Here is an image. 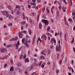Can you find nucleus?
<instances>
[{
	"instance_id": "6",
	"label": "nucleus",
	"mask_w": 75,
	"mask_h": 75,
	"mask_svg": "<svg viewBox=\"0 0 75 75\" xmlns=\"http://www.w3.org/2000/svg\"><path fill=\"white\" fill-rule=\"evenodd\" d=\"M7 50V49L6 48L4 49H0V51L1 52H4L5 51H6Z\"/></svg>"
},
{
	"instance_id": "20",
	"label": "nucleus",
	"mask_w": 75,
	"mask_h": 75,
	"mask_svg": "<svg viewBox=\"0 0 75 75\" xmlns=\"http://www.w3.org/2000/svg\"><path fill=\"white\" fill-rule=\"evenodd\" d=\"M62 9H63V12H65V10L66 9V7H63L62 8Z\"/></svg>"
},
{
	"instance_id": "64",
	"label": "nucleus",
	"mask_w": 75,
	"mask_h": 75,
	"mask_svg": "<svg viewBox=\"0 0 75 75\" xmlns=\"http://www.w3.org/2000/svg\"><path fill=\"white\" fill-rule=\"evenodd\" d=\"M26 38H27V40H28V38L29 37V36H28V35H27L26 36Z\"/></svg>"
},
{
	"instance_id": "3",
	"label": "nucleus",
	"mask_w": 75,
	"mask_h": 75,
	"mask_svg": "<svg viewBox=\"0 0 75 75\" xmlns=\"http://www.w3.org/2000/svg\"><path fill=\"white\" fill-rule=\"evenodd\" d=\"M1 12L2 13V14L4 15L6 17H8L9 16V14L8 13V12L7 11H1Z\"/></svg>"
},
{
	"instance_id": "21",
	"label": "nucleus",
	"mask_w": 75,
	"mask_h": 75,
	"mask_svg": "<svg viewBox=\"0 0 75 75\" xmlns=\"http://www.w3.org/2000/svg\"><path fill=\"white\" fill-rule=\"evenodd\" d=\"M28 32L29 33V34L30 35H31L32 33V31H31V30H30V29H29Z\"/></svg>"
},
{
	"instance_id": "13",
	"label": "nucleus",
	"mask_w": 75,
	"mask_h": 75,
	"mask_svg": "<svg viewBox=\"0 0 75 75\" xmlns=\"http://www.w3.org/2000/svg\"><path fill=\"white\" fill-rule=\"evenodd\" d=\"M46 34L48 36H49L50 37L52 36V35H51V34L49 33H47Z\"/></svg>"
},
{
	"instance_id": "24",
	"label": "nucleus",
	"mask_w": 75,
	"mask_h": 75,
	"mask_svg": "<svg viewBox=\"0 0 75 75\" xmlns=\"http://www.w3.org/2000/svg\"><path fill=\"white\" fill-rule=\"evenodd\" d=\"M30 5H34V6H35L36 5V4L35 3H31L30 4Z\"/></svg>"
},
{
	"instance_id": "55",
	"label": "nucleus",
	"mask_w": 75,
	"mask_h": 75,
	"mask_svg": "<svg viewBox=\"0 0 75 75\" xmlns=\"http://www.w3.org/2000/svg\"><path fill=\"white\" fill-rule=\"evenodd\" d=\"M73 51L75 52V48L73 47Z\"/></svg>"
},
{
	"instance_id": "4",
	"label": "nucleus",
	"mask_w": 75,
	"mask_h": 75,
	"mask_svg": "<svg viewBox=\"0 0 75 75\" xmlns=\"http://www.w3.org/2000/svg\"><path fill=\"white\" fill-rule=\"evenodd\" d=\"M60 41H59V47H56V51H59L61 47L60 46Z\"/></svg>"
},
{
	"instance_id": "16",
	"label": "nucleus",
	"mask_w": 75,
	"mask_h": 75,
	"mask_svg": "<svg viewBox=\"0 0 75 75\" xmlns=\"http://www.w3.org/2000/svg\"><path fill=\"white\" fill-rule=\"evenodd\" d=\"M38 40H39V41H40V42H42V40L40 39V38H38V40L37 41V45H38Z\"/></svg>"
},
{
	"instance_id": "38",
	"label": "nucleus",
	"mask_w": 75,
	"mask_h": 75,
	"mask_svg": "<svg viewBox=\"0 0 75 75\" xmlns=\"http://www.w3.org/2000/svg\"><path fill=\"white\" fill-rule=\"evenodd\" d=\"M73 13H72V15L73 16H75V12H74L73 11Z\"/></svg>"
},
{
	"instance_id": "23",
	"label": "nucleus",
	"mask_w": 75,
	"mask_h": 75,
	"mask_svg": "<svg viewBox=\"0 0 75 75\" xmlns=\"http://www.w3.org/2000/svg\"><path fill=\"white\" fill-rule=\"evenodd\" d=\"M64 21L65 22V24H66V25H67V26H68L69 24H68L66 20H64Z\"/></svg>"
},
{
	"instance_id": "26",
	"label": "nucleus",
	"mask_w": 75,
	"mask_h": 75,
	"mask_svg": "<svg viewBox=\"0 0 75 75\" xmlns=\"http://www.w3.org/2000/svg\"><path fill=\"white\" fill-rule=\"evenodd\" d=\"M45 65V63H43L41 65V67L42 68H44V67Z\"/></svg>"
},
{
	"instance_id": "17",
	"label": "nucleus",
	"mask_w": 75,
	"mask_h": 75,
	"mask_svg": "<svg viewBox=\"0 0 75 75\" xmlns=\"http://www.w3.org/2000/svg\"><path fill=\"white\" fill-rule=\"evenodd\" d=\"M50 27L49 26H48V27L47 28V32H50Z\"/></svg>"
},
{
	"instance_id": "63",
	"label": "nucleus",
	"mask_w": 75,
	"mask_h": 75,
	"mask_svg": "<svg viewBox=\"0 0 75 75\" xmlns=\"http://www.w3.org/2000/svg\"><path fill=\"white\" fill-rule=\"evenodd\" d=\"M30 23H32V20L31 19H30Z\"/></svg>"
},
{
	"instance_id": "56",
	"label": "nucleus",
	"mask_w": 75,
	"mask_h": 75,
	"mask_svg": "<svg viewBox=\"0 0 75 75\" xmlns=\"http://www.w3.org/2000/svg\"><path fill=\"white\" fill-rule=\"evenodd\" d=\"M62 59H63L64 58V55L63 54H62Z\"/></svg>"
},
{
	"instance_id": "31",
	"label": "nucleus",
	"mask_w": 75,
	"mask_h": 75,
	"mask_svg": "<svg viewBox=\"0 0 75 75\" xmlns=\"http://www.w3.org/2000/svg\"><path fill=\"white\" fill-rule=\"evenodd\" d=\"M40 14H38V17H37V22H38V21L39 17L40 16Z\"/></svg>"
},
{
	"instance_id": "9",
	"label": "nucleus",
	"mask_w": 75,
	"mask_h": 75,
	"mask_svg": "<svg viewBox=\"0 0 75 75\" xmlns=\"http://www.w3.org/2000/svg\"><path fill=\"white\" fill-rule=\"evenodd\" d=\"M6 8H8L9 9H11V7L9 5H7L6 6Z\"/></svg>"
},
{
	"instance_id": "51",
	"label": "nucleus",
	"mask_w": 75,
	"mask_h": 75,
	"mask_svg": "<svg viewBox=\"0 0 75 75\" xmlns=\"http://www.w3.org/2000/svg\"><path fill=\"white\" fill-rule=\"evenodd\" d=\"M11 47V45H7L6 47H7V48H8V47Z\"/></svg>"
},
{
	"instance_id": "62",
	"label": "nucleus",
	"mask_w": 75,
	"mask_h": 75,
	"mask_svg": "<svg viewBox=\"0 0 75 75\" xmlns=\"http://www.w3.org/2000/svg\"><path fill=\"white\" fill-rule=\"evenodd\" d=\"M23 32L24 33H27V31H23Z\"/></svg>"
},
{
	"instance_id": "22",
	"label": "nucleus",
	"mask_w": 75,
	"mask_h": 75,
	"mask_svg": "<svg viewBox=\"0 0 75 75\" xmlns=\"http://www.w3.org/2000/svg\"><path fill=\"white\" fill-rule=\"evenodd\" d=\"M42 38H45V40H46V35H42Z\"/></svg>"
},
{
	"instance_id": "28",
	"label": "nucleus",
	"mask_w": 75,
	"mask_h": 75,
	"mask_svg": "<svg viewBox=\"0 0 75 75\" xmlns=\"http://www.w3.org/2000/svg\"><path fill=\"white\" fill-rule=\"evenodd\" d=\"M18 45L17 44H16L15 45V46H16V49H17L18 48Z\"/></svg>"
},
{
	"instance_id": "2",
	"label": "nucleus",
	"mask_w": 75,
	"mask_h": 75,
	"mask_svg": "<svg viewBox=\"0 0 75 75\" xmlns=\"http://www.w3.org/2000/svg\"><path fill=\"white\" fill-rule=\"evenodd\" d=\"M16 8L17 9V12H16L17 15H19L21 13L20 11L21 10V9L20 8V7L18 6H16Z\"/></svg>"
},
{
	"instance_id": "52",
	"label": "nucleus",
	"mask_w": 75,
	"mask_h": 75,
	"mask_svg": "<svg viewBox=\"0 0 75 75\" xmlns=\"http://www.w3.org/2000/svg\"><path fill=\"white\" fill-rule=\"evenodd\" d=\"M63 2H64V4H67V2H66V0H63Z\"/></svg>"
},
{
	"instance_id": "60",
	"label": "nucleus",
	"mask_w": 75,
	"mask_h": 75,
	"mask_svg": "<svg viewBox=\"0 0 75 75\" xmlns=\"http://www.w3.org/2000/svg\"><path fill=\"white\" fill-rule=\"evenodd\" d=\"M35 37H36V35H35L34 36L33 39V40H35Z\"/></svg>"
},
{
	"instance_id": "42",
	"label": "nucleus",
	"mask_w": 75,
	"mask_h": 75,
	"mask_svg": "<svg viewBox=\"0 0 75 75\" xmlns=\"http://www.w3.org/2000/svg\"><path fill=\"white\" fill-rule=\"evenodd\" d=\"M8 57V55H6V56H5L4 57V59H5V58L6 59H7V58Z\"/></svg>"
},
{
	"instance_id": "34",
	"label": "nucleus",
	"mask_w": 75,
	"mask_h": 75,
	"mask_svg": "<svg viewBox=\"0 0 75 75\" xmlns=\"http://www.w3.org/2000/svg\"><path fill=\"white\" fill-rule=\"evenodd\" d=\"M59 13H57V17H56L57 18V19L59 18Z\"/></svg>"
},
{
	"instance_id": "1",
	"label": "nucleus",
	"mask_w": 75,
	"mask_h": 75,
	"mask_svg": "<svg viewBox=\"0 0 75 75\" xmlns=\"http://www.w3.org/2000/svg\"><path fill=\"white\" fill-rule=\"evenodd\" d=\"M25 39H23L22 40V43H23L24 45H25V46L28 47H29V45L28 43L27 40H26L25 41Z\"/></svg>"
},
{
	"instance_id": "18",
	"label": "nucleus",
	"mask_w": 75,
	"mask_h": 75,
	"mask_svg": "<svg viewBox=\"0 0 75 75\" xmlns=\"http://www.w3.org/2000/svg\"><path fill=\"white\" fill-rule=\"evenodd\" d=\"M14 71L13 67H12L10 68V71Z\"/></svg>"
},
{
	"instance_id": "54",
	"label": "nucleus",
	"mask_w": 75,
	"mask_h": 75,
	"mask_svg": "<svg viewBox=\"0 0 75 75\" xmlns=\"http://www.w3.org/2000/svg\"><path fill=\"white\" fill-rule=\"evenodd\" d=\"M45 10V8H44L42 9V11L43 12H44Z\"/></svg>"
},
{
	"instance_id": "43",
	"label": "nucleus",
	"mask_w": 75,
	"mask_h": 75,
	"mask_svg": "<svg viewBox=\"0 0 75 75\" xmlns=\"http://www.w3.org/2000/svg\"><path fill=\"white\" fill-rule=\"evenodd\" d=\"M25 23H26V22H25V21H24V22H22V23H21V24H25Z\"/></svg>"
},
{
	"instance_id": "50",
	"label": "nucleus",
	"mask_w": 75,
	"mask_h": 75,
	"mask_svg": "<svg viewBox=\"0 0 75 75\" xmlns=\"http://www.w3.org/2000/svg\"><path fill=\"white\" fill-rule=\"evenodd\" d=\"M26 57V54H25L24 56V57H23L24 59H25V58Z\"/></svg>"
},
{
	"instance_id": "19",
	"label": "nucleus",
	"mask_w": 75,
	"mask_h": 75,
	"mask_svg": "<svg viewBox=\"0 0 75 75\" xmlns=\"http://www.w3.org/2000/svg\"><path fill=\"white\" fill-rule=\"evenodd\" d=\"M21 62H19L18 63V64H17V66L18 67H20V66H21Z\"/></svg>"
},
{
	"instance_id": "11",
	"label": "nucleus",
	"mask_w": 75,
	"mask_h": 75,
	"mask_svg": "<svg viewBox=\"0 0 75 75\" xmlns=\"http://www.w3.org/2000/svg\"><path fill=\"white\" fill-rule=\"evenodd\" d=\"M45 51H46L45 50L42 51L41 52V54H45V55L46 54H45Z\"/></svg>"
},
{
	"instance_id": "15",
	"label": "nucleus",
	"mask_w": 75,
	"mask_h": 75,
	"mask_svg": "<svg viewBox=\"0 0 75 75\" xmlns=\"http://www.w3.org/2000/svg\"><path fill=\"white\" fill-rule=\"evenodd\" d=\"M54 8V6H52V8H51V12H52V13H53V11L52 10V9L53 8Z\"/></svg>"
},
{
	"instance_id": "59",
	"label": "nucleus",
	"mask_w": 75,
	"mask_h": 75,
	"mask_svg": "<svg viewBox=\"0 0 75 75\" xmlns=\"http://www.w3.org/2000/svg\"><path fill=\"white\" fill-rule=\"evenodd\" d=\"M50 62H47V64L48 65H50Z\"/></svg>"
},
{
	"instance_id": "27",
	"label": "nucleus",
	"mask_w": 75,
	"mask_h": 75,
	"mask_svg": "<svg viewBox=\"0 0 75 75\" xmlns=\"http://www.w3.org/2000/svg\"><path fill=\"white\" fill-rule=\"evenodd\" d=\"M64 39H65V41H67V37H66V34L65 33V35H64Z\"/></svg>"
},
{
	"instance_id": "8",
	"label": "nucleus",
	"mask_w": 75,
	"mask_h": 75,
	"mask_svg": "<svg viewBox=\"0 0 75 75\" xmlns=\"http://www.w3.org/2000/svg\"><path fill=\"white\" fill-rule=\"evenodd\" d=\"M53 41H54V43H56V41L55 39H54V38H52V39H51V40H50V42H52Z\"/></svg>"
},
{
	"instance_id": "49",
	"label": "nucleus",
	"mask_w": 75,
	"mask_h": 75,
	"mask_svg": "<svg viewBox=\"0 0 75 75\" xmlns=\"http://www.w3.org/2000/svg\"><path fill=\"white\" fill-rule=\"evenodd\" d=\"M33 7L35 8V9H37L38 8V6H36V7Z\"/></svg>"
},
{
	"instance_id": "36",
	"label": "nucleus",
	"mask_w": 75,
	"mask_h": 75,
	"mask_svg": "<svg viewBox=\"0 0 75 75\" xmlns=\"http://www.w3.org/2000/svg\"><path fill=\"white\" fill-rule=\"evenodd\" d=\"M23 19H25V15H24V13H23Z\"/></svg>"
},
{
	"instance_id": "25",
	"label": "nucleus",
	"mask_w": 75,
	"mask_h": 75,
	"mask_svg": "<svg viewBox=\"0 0 75 75\" xmlns=\"http://www.w3.org/2000/svg\"><path fill=\"white\" fill-rule=\"evenodd\" d=\"M42 26V24L41 23H40L39 25V27L40 29H41Z\"/></svg>"
},
{
	"instance_id": "58",
	"label": "nucleus",
	"mask_w": 75,
	"mask_h": 75,
	"mask_svg": "<svg viewBox=\"0 0 75 75\" xmlns=\"http://www.w3.org/2000/svg\"><path fill=\"white\" fill-rule=\"evenodd\" d=\"M36 72L35 71V72H33V73H32L31 74V75H34V74H35L36 73Z\"/></svg>"
},
{
	"instance_id": "7",
	"label": "nucleus",
	"mask_w": 75,
	"mask_h": 75,
	"mask_svg": "<svg viewBox=\"0 0 75 75\" xmlns=\"http://www.w3.org/2000/svg\"><path fill=\"white\" fill-rule=\"evenodd\" d=\"M17 37H16L15 38H12L10 40V41H14V40H17Z\"/></svg>"
},
{
	"instance_id": "32",
	"label": "nucleus",
	"mask_w": 75,
	"mask_h": 75,
	"mask_svg": "<svg viewBox=\"0 0 75 75\" xmlns=\"http://www.w3.org/2000/svg\"><path fill=\"white\" fill-rule=\"evenodd\" d=\"M11 64H13V60L12 59H11L10 61Z\"/></svg>"
},
{
	"instance_id": "37",
	"label": "nucleus",
	"mask_w": 75,
	"mask_h": 75,
	"mask_svg": "<svg viewBox=\"0 0 75 75\" xmlns=\"http://www.w3.org/2000/svg\"><path fill=\"white\" fill-rule=\"evenodd\" d=\"M59 54L58 53H57V59H59Z\"/></svg>"
},
{
	"instance_id": "30",
	"label": "nucleus",
	"mask_w": 75,
	"mask_h": 75,
	"mask_svg": "<svg viewBox=\"0 0 75 75\" xmlns=\"http://www.w3.org/2000/svg\"><path fill=\"white\" fill-rule=\"evenodd\" d=\"M40 59H44L45 57L43 56H42L40 57Z\"/></svg>"
},
{
	"instance_id": "5",
	"label": "nucleus",
	"mask_w": 75,
	"mask_h": 75,
	"mask_svg": "<svg viewBox=\"0 0 75 75\" xmlns=\"http://www.w3.org/2000/svg\"><path fill=\"white\" fill-rule=\"evenodd\" d=\"M42 21L46 25H47L49 23V22L47 20H45L44 19V20H42Z\"/></svg>"
},
{
	"instance_id": "12",
	"label": "nucleus",
	"mask_w": 75,
	"mask_h": 75,
	"mask_svg": "<svg viewBox=\"0 0 75 75\" xmlns=\"http://www.w3.org/2000/svg\"><path fill=\"white\" fill-rule=\"evenodd\" d=\"M3 5L2 3L0 4V9H2L3 8V7L2 6Z\"/></svg>"
},
{
	"instance_id": "45",
	"label": "nucleus",
	"mask_w": 75,
	"mask_h": 75,
	"mask_svg": "<svg viewBox=\"0 0 75 75\" xmlns=\"http://www.w3.org/2000/svg\"><path fill=\"white\" fill-rule=\"evenodd\" d=\"M59 71L58 69H57L56 71V73H59Z\"/></svg>"
},
{
	"instance_id": "33",
	"label": "nucleus",
	"mask_w": 75,
	"mask_h": 75,
	"mask_svg": "<svg viewBox=\"0 0 75 75\" xmlns=\"http://www.w3.org/2000/svg\"><path fill=\"white\" fill-rule=\"evenodd\" d=\"M8 26H12V23H10L8 24Z\"/></svg>"
},
{
	"instance_id": "10",
	"label": "nucleus",
	"mask_w": 75,
	"mask_h": 75,
	"mask_svg": "<svg viewBox=\"0 0 75 75\" xmlns=\"http://www.w3.org/2000/svg\"><path fill=\"white\" fill-rule=\"evenodd\" d=\"M18 35H19V37L21 38H22L23 37V35L21 33L19 32L18 33Z\"/></svg>"
},
{
	"instance_id": "40",
	"label": "nucleus",
	"mask_w": 75,
	"mask_h": 75,
	"mask_svg": "<svg viewBox=\"0 0 75 75\" xmlns=\"http://www.w3.org/2000/svg\"><path fill=\"white\" fill-rule=\"evenodd\" d=\"M34 62L35 63L37 62V61H38V60L36 59H34Z\"/></svg>"
},
{
	"instance_id": "61",
	"label": "nucleus",
	"mask_w": 75,
	"mask_h": 75,
	"mask_svg": "<svg viewBox=\"0 0 75 75\" xmlns=\"http://www.w3.org/2000/svg\"><path fill=\"white\" fill-rule=\"evenodd\" d=\"M69 21H70V22H72V20L71 19H69Z\"/></svg>"
},
{
	"instance_id": "46",
	"label": "nucleus",
	"mask_w": 75,
	"mask_h": 75,
	"mask_svg": "<svg viewBox=\"0 0 75 75\" xmlns=\"http://www.w3.org/2000/svg\"><path fill=\"white\" fill-rule=\"evenodd\" d=\"M25 74H26V75H28V72L26 71H25Z\"/></svg>"
},
{
	"instance_id": "14",
	"label": "nucleus",
	"mask_w": 75,
	"mask_h": 75,
	"mask_svg": "<svg viewBox=\"0 0 75 75\" xmlns=\"http://www.w3.org/2000/svg\"><path fill=\"white\" fill-rule=\"evenodd\" d=\"M25 62H28L29 61V60L28 58H26L25 59Z\"/></svg>"
},
{
	"instance_id": "48",
	"label": "nucleus",
	"mask_w": 75,
	"mask_h": 75,
	"mask_svg": "<svg viewBox=\"0 0 75 75\" xmlns=\"http://www.w3.org/2000/svg\"><path fill=\"white\" fill-rule=\"evenodd\" d=\"M62 6L61 5H60L59 7V10H60L61 9Z\"/></svg>"
},
{
	"instance_id": "35",
	"label": "nucleus",
	"mask_w": 75,
	"mask_h": 75,
	"mask_svg": "<svg viewBox=\"0 0 75 75\" xmlns=\"http://www.w3.org/2000/svg\"><path fill=\"white\" fill-rule=\"evenodd\" d=\"M74 61L73 60H71V65H73L74 64Z\"/></svg>"
},
{
	"instance_id": "57",
	"label": "nucleus",
	"mask_w": 75,
	"mask_h": 75,
	"mask_svg": "<svg viewBox=\"0 0 75 75\" xmlns=\"http://www.w3.org/2000/svg\"><path fill=\"white\" fill-rule=\"evenodd\" d=\"M42 61H41L40 63L39 64V65H40L41 64H42Z\"/></svg>"
},
{
	"instance_id": "44",
	"label": "nucleus",
	"mask_w": 75,
	"mask_h": 75,
	"mask_svg": "<svg viewBox=\"0 0 75 75\" xmlns=\"http://www.w3.org/2000/svg\"><path fill=\"white\" fill-rule=\"evenodd\" d=\"M36 65V63H33V67H35V66Z\"/></svg>"
},
{
	"instance_id": "47",
	"label": "nucleus",
	"mask_w": 75,
	"mask_h": 75,
	"mask_svg": "<svg viewBox=\"0 0 75 75\" xmlns=\"http://www.w3.org/2000/svg\"><path fill=\"white\" fill-rule=\"evenodd\" d=\"M50 48L51 49H53V46L52 45H51L50 46Z\"/></svg>"
},
{
	"instance_id": "39",
	"label": "nucleus",
	"mask_w": 75,
	"mask_h": 75,
	"mask_svg": "<svg viewBox=\"0 0 75 75\" xmlns=\"http://www.w3.org/2000/svg\"><path fill=\"white\" fill-rule=\"evenodd\" d=\"M23 57V54H21V56H20V59H22Z\"/></svg>"
},
{
	"instance_id": "41",
	"label": "nucleus",
	"mask_w": 75,
	"mask_h": 75,
	"mask_svg": "<svg viewBox=\"0 0 75 75\" xmlns=\"http://www.w3.org/2000/svg\"><path fill=\"white\" fill-rule=\"evenodd\" d=\"M7 66V64H5L4 65V68H6V67Z\"/></svg>"
},
{
	"instance_id": "29",
	"label": "nucleus",
	"mask_w": 75,
	"mask_h": 75,
	"mask_svg": "<svg viewBox=\"0 0 75 75\" xmlns=\"http://www.w3.org/2000/svg\"><path fill=\"white\" fill-rule=\"evenodd\" d=\"M9 16V19H11L12 18V16L10 15H9L8 17Z\"/></svg>"
},
{
	"instance_id": "53",
	"label": "nucleus",
	"mask_w": 75,
	"mask_h": 75,
	"mask_svg": "<svg viewBox=\"0 0 75 75\" xmlns=\"http://www.w3.org/2000/svg\"><path fill=\"white\" fill-rule=\"evenodd\" d=\"M17 44L18 45H18H20L19 41H18V42H17V44Z\"/></svg>"
}]
</instances>
